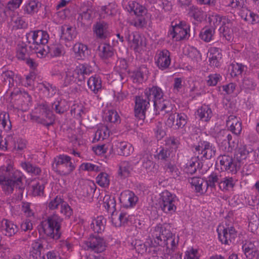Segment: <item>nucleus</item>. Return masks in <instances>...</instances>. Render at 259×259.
I'll return each instance as SVG.
<instances>
[{
  "label": "nucleus",
  "mask_w": 259,
  "mask_h": 259,
  "mask_svg": "<svg viewBox=\"0 0 259 259\" xmlns=\"http://www.w3.org/2000/svg\"><path fill=\"white\" fill-rule=\"evenodd\" d=\"M30 48L35 50V53L38 57L41 58L45 57L49 52V47L46 46V45L34 48L33 46H30Z\"/></svg>",
  "instance_id": "obj_46"
},
{
  "label": "nucleus",
  "mask_w": 259,
  "mask_h": 259,
  "mask_svg": "<svg viewBox=\"0 0 259 259\" xmlns=\"http://www.w3.org/2000/svg\"><path fill=\"white\" fill-rule=\"evenodd\" d=\"M99 48L100 49L99 56L102 59H107L114 55V49L110 45L104 44L103 46H100Z\"/></svg>",
  "instance_id": "obj_30"
},
{
  "label": "nucleus",
  "mask_w": 259,
  "mask_h": 259,
  "mask_svg": "<svg viewBox=\"0 0 259 259\" xmlns=\"http://www.w3.org/2000/svg\"><path fill=\"white\" fill-rule=\"evenodd\" d=\"M92 72L90 67L84 64H80L75 70V73L77 74L78 80L83 81L85 79V75H89Z\"/></svg>",
  "instance_id": "obj_27"
},
{
  "label": "nucleus",
  "mask_w": 259,
  "mask_h": 259,
  "mask_svg": "<svg viewBox=\"0 0 259 259\" xmlns=\"http://www.w3.org/2000/svg\"><path fill=\"white\" fill-rule=\"evenodd\" d=\"M171 152V151L167 146L162 147L157 154L158 158L160 160H166L170 157Z\"/></svg>",
  "instance_id": "obj_57"
},
{
  "label": "nucleus",
  "mask_w": 259,
  "mask_h": 259,
  "mask_svg": "<svg viewBox=\"0 0 259 259\" xmlns=\"http://www.w3.org/2000/svg\"><path fill=\"white\" fill-rule=\"evenodd\" d=\"M214 33V30L213 28H204L202 29L200 37L201 39L206 42L210 41Z\"/></svg>",
  "instance_id": "obj_41"
},
{
  "label": "nucleus",
  "mask_w": 259,
  "mask_h": 259,
  "mask_svg": "<svg viewBox=\"0 0 259 259\" xmlns=\"http://www.w3.org/2000/svg\"><path fill=\"white\" fill-rule=\"evenodd\" d=\"M244 19L253 24L258 23H259V14L249 12V14H247L246 15Z\"/></svg>",
  "instance_id": "obj_64"
},
{
  "label": "nucleus",
  "mask_w": 259,
  "mask_h": 259,
  "mask_svg": "<svg viewBox=\"0 0 259 259\" xmlns=\"http://www.w3.org/2000/svg\"><path fill=\"white\" fill-rule=\"evenodd\" d=\"M106 121L111 123L118 122L120 120V117L117 112L113 110H109L105 117Z\"/></svg>",
  "instance_id": "obj_49"
},
{
  "label": "nucleus",
  "mask_w": 259,
  "mask_h": 259,
  "mask_svg": "<svg viewBox=\"0 0 259 259\" xmlns=\"http://www.w3.org/2000/svg\"><path fill=\"white\" fill-rule=\"evenodd\" d=\"M253 150L250 147H248L245 145L241 146L237 150L235 156L237 160V163H240L243 160H245L250 153H252Z\"/></svg>",
  "instance_id": "obj_26"
},
{
  "label": "nucleus",
  "mask_w": 259,
  "mask_h": 259,
  "mask_svg": "<svg viewBox=\"0 0 259 259\" xmlns=\"http://www.w3.org/2000/svg\"><path fill=\"white\" fill-rule=\"evenodd\" d=\"M88 85L95 94H97L102 88L101 79L96 76H91L88 80Z\"/></svg>",
  "instance_id": "obj_34"
},
{
  "label": "nucleus",
  "mask_w": 259,
  "mask_h": 259,
  "mask_svg": "<svg viewBox=\"0 0 259 259\" xmlns=\"http://www.w3.org/2000/svg\"><path fill=\"white\" fill-rule=\"evenodd\" d=\"M197 116L202 121H207L212 116L211 109L208 106L203 105L197 110Z\"/></svg>",
  "instance_id": "obj_25"
},
{
  "label": "nucleus",
  "mask_w": 259,
  "mask_h": 259,
  "mask_svg": "<svg viewBox=\"0 0 259 259\" xmlns=\"http://www.w3.org/2000/svg\"><path fill=\"white\" fill-rule=\"evenodd\" d=\"M116 152L118 155L127 156L134 151L131 144L125 142H117L115 145Z\"/></svg>",
  "instance_id": "obj_19"
},
{
  "label": "nucleus",
  "mask_w": 259,
  "mask_h": 259,
  "mask_svg": "<svg viewBox=\"0 0 259 259\" xmlns=\"http://www.w3.org/2000/svg\"><path fill=\"white\" fill-rule=\"evenodd\" d=\"M190 35L189 26L185 22L172 26L168 32V36L176 41L188 39Z\"/></svg>",
  "instance_id": "obj_6"
},
{
  "label": "nucleus",
  "mask_w": 259,
  "mask_h": 259,
  "mask_svg": "<svg viewBox=\"0 0 259 259\" xmlns=\"http://www.w3.org/2000/svg\"><path fill=\"white\" fill-rule=\"evenodd\" d=\"M129 8L130 11L133 12L137 16H142L146 13V8L136 2L129 3Z\"/></svg>",
  "instance_id": "obj_37"
},
{
  "label": "nucleus",
  "mask_w": 259,
  "mask_h": 259,
  "mask_svg": "<svg viewBox=\"0 0 259 259\" xmlns=\"http://www.w3.org/2000/svg\"><path fill=\"white\" fill-rule=\"evenodd\" d=\"M110 132L106 126H103L98 129L95 135L94 140H103L109 137Z\"/></svg>",
  "instance_id": "obj_39"
},
{
  "label": "nucleus",
  "mask_w": 259,
  "mask_h": 259,
  "mask_svg": "<svg viewBox=\"0 0 259 259\" xmlns=\"http://www.w3.org/2000/svg\"><path fill=\"white\" fill-rule=\"evenodd\" d=\"M77 75L75 73V70L73 72L69 71L66 72V76L64 79V84L65 86H67L72 82L75 81L77 76H75Z\"/></svg>",
  "instance_id": "obj_58"
},
{
  "label": "nucleus",
  "mask_w": 259,
  "mask_h": 259,
  "mask_svg": "<svg viewBox=\"0 0 259 259\" xmlns=\"http://www.w3.org/2000/svg\"><path fill=\"white\" fill-rule=\"evenodd\" d=\"M0 185L7 194L12 193L16 188L18 189V198H22L24 188L22 187V176L20 171H16L8 176H0Z\"/></svg>",
  "instance_id": "obj_3"
},
{
  "label": "nucleus",
  "mask_w": 259,
  "mask_h": 259,
  "mask_svg": "<svg viewBox=\"0 0 259 259\" xmlns=\"http://www.w3.org/2000/svg\"><path fill=\"white\" fill-rule=\"evenodd\" d=\"M93 14V11L91 9H87L86 11H83L79 14L78 20L84 24L86 21L91 20Z\"/></svg>",
  "instance_id": "obj_48"
},
{
  "label": "nucleus",
  "mask_w": 259,
  "mask_h": 259,
  "mask_svg": "<svg viewBox=\"0 0 259 259\" xmlns=\"http://www.w3.org/2000/svg\"><path fill=\"white\" fill-rule=\"evenodd\" d=\"M222 58V55L219 48H212L209 50V61L211 66L218 67L219 61Z\"/></svg>",
  "instance_id": "obj_24"
},
{
  "label": "nucleus",
  "mask_w": 259,
  "mask_h": 259,
  "mask_svg": "<svg viewBox=\"0 0 259 259\" xmlns=\"http://www.w3.org/2000/svg\"><path fill=\"white\" fill-rule=\"evenodd\" d=\"M108 24L105 21L97 22L93 26L94 32L97 38L104 39L108 35Z\"/></svg>",
  "instance_id": "obj_18"
},
{
  "label": "nucleus",
  "mask_w": 259,
  "mask_h": 259,
  "mask_svg": "<svg viewBox=\"0 0 259 259\" xmlns=\"http://www.w3.org/2000/svg\"><path fill=\"white\" fill-rule=\"evenodd\" d=\"M147 68L144 66L139 67L133 72V77L134 80L139 82H142L147 79Z\"/></svg>",
  "instance_id": "obj_35"
},
{
  "label": "nucleus",
  "mask_w": 259,
  "mask_h": 259,
  "mask_svg": "<svg viewBox=\"0 0 259 259\" xmlns=\"http://www.w3.org/2000/svg\"><path fill=\"white\" fill-rule=\"evenodd\" d=\"M64 202V200L60 196H57L50 201L48 206L50 209L54 210L57 208L59 206L61 207Z\"/></svg>",
  "instance_id": "obj_51"
},
{
  "label": "nucleus",
  "mask_w": 259,
  "mask_h": 259,
  "mask_svg": "<svg viewBox=\"0 0 259 259\" xmlns=\"http://www.w3.org/2000/svg\"><path fill=\"white\" fill-rule=\"evenodd\" d=\"M163 93L162 90L157 87H153L146 89L144 94L135 98V115L140 119H144L145 112L149 108L150 103L153 104L156 111H161L168 113L172 110L169 102L163 99Z\"/></svg>",
  "instance_id": "obj_1"
},
{
  "label": "nucleus",
  "mask_w": 259,
  "mask_h": 259,
  "mask_svg": "<svg viewBox=\"0 0 259 259\" xmlns=\"http://www.w3.org/2000/svg\"><path fill=\"white\" fill-rule=\"evenodd\" d=\"M62 219L56 214H53L42 221L39 225V231L47 237L57 240L61 236L60 224Z\"/></svg>",
  "instance_id": "obj_2"
},
{
  "label": "nucleus",
  "mask_w": 259,
  "mask_h": 259,
  "mask_svg": "<svg viewBox=\"0 0 259 259\" xmlns=\"http://www.w3.org/2000/svg\"><path fill=\"white\" fill-rule=\"evenodd\" d=\"M134 246L139 253L143 254L147 251V245L141 240H136Z\"/></svg>",
  "instance_id": "obj_61"
},
{
  "label": "nucleus",
  "mask_w": 259,
  "mask_h": 259,
  "mask_svg": "<svg viewBox=\"0 0 259 259\" xmlns=\"http://www.w3.org/2000/svg\"><path fill=\"white\" fill-rule=\"evenodd\" d=\"M166 172L169 173L172 178L177 179L180 175V172L175 164L168 162L165 165Z\"/></svg>",
  "instance_id": "obj_42"
},
{
  "label": "nucleus",
  "mask_w": 259,
  "mask_h": 259,
  "mask_svg": "<svg viewBox=\"0 0 259 259\" xmlns=\"http://www.w3.org/2000/svg\"><path fill=\"white\" fill-rule=\"evenodd\" d=\"M0 123L4 128H7L8 130L11 128V123L8 113L2 112L0 114Z\"/></svg>",
  "instance_id": "obj_52"
},
{
  "label": "nucleus",
  "mask_w": 259,
  "mask_h": 259,
  "mask_svg": "<svg viewBox=\"0 0 259 259\" xmlns=\"http://www.w3.org/2000/svg\"><path fill=\"white\" fill-rule=\"evenodd\" d=\"M220 163L222 170H226L236 173L238 169L240 168V165L234 161L232 157L227 155H221L218 157Z\"/></svg>",
  "instance_id": "obj_11"
},
{
  "label": "nucleus",
  "mask_w": 259,
  "mask_h": 259,
  "mask_svg": "<svg viewBox=\"0 0 259 259\" xmlns=\"http://www.w3.org/2000/svg\"><path fill=\"white\" fill-rule=\"evenodd\" d=\"M225 17H221L220 15L217 14H212L210 15L208 18V22L210 25V28H213L214 30L215 28L223 23L224 18Z\"/></svg>",
  "instance_id": "obj_36"
},
{
  "label": "nucleus",
  "mask_w": 259,
  "mask_h": 259,
  "mask_svg": "<svg viewBox=\"0 0 259 259\" xmlns=\"http://www.w3.org/2000/svg\"><path fill=\"white\" fill-rule=\"evenodd\" d=\"M44 250L42 241L41 240H36L31 244L30 251V259H38L40 257L41 252Z\"/></svg>",
  "instance_id": "obj_20"
},
{
  "label": "nucleus",
  "mask_w": 259,
  "mask_h": 259,
  "mask_svg": "<svg viewBox=\"0 0 259 259\" xmlns=\"http://www.w3.org/2000/svg\"><path fill=\"white\" fill-rule=\"evenodd\" d=\"M40 6L41 4L38 2L35 1H31L26 5L24 11L28 14L33 15L38 11Z\"/></svg>",
  "instance_id": "obj_40"
},
{
  "label": "nucleus",
  "mask_w": 259,
  "mask_h": 259,
  "mask_svg": "<svg viewBox=\"0 0 259 259\" xmlns=\"http://www.w3.org/2000/svg\"><path fill=\"white\" fill-rule=\"evenodd\" d=\"M21 166L27 172L33 176H38L41 172L40 168L38 166L33 165L28 161L22 162Z\"/></svg>",
  "instance_id": "obj_31"
},
{
  "label": "nucleus",
  "mask_w": 259,
  "mask_h": 259,
  "mask_svg": "<svg viewBox=\"0 0 259 259\" xmlns=\"http://www.w3.org/2000/svg\"><path fill=\"white\" fill-rule=\"evenodd\" d=\"M2 226L4 228L5 235L11 237L14 235L18 231V228L12 222L8 220H4L2 221Z\"/></svg>",
  "instance_id": "obj_28"
},
{
  "label": "nucleus",
  "mask_w": 259,
  "mask_h": 259,
  "mask_svg": "<svg viewBox=\"0 0 259 259\" xmlns=\"http://www.w3.org/2000/svg\"><path fill=\"white\" fill-rule=\"evenodd\" d=\"M171 62L170 53L167 50H163L159 52L157 55L156 63L161 70L167 69Z\"/></svg>",
  "instance_id": "obj_14"
},
{
  "label": "nucleus",
  "mask_w": 259,
  "mask_h": 259,
  "mask_svg": "<svg viewBox=\"0 0 259 259\" xmlns=\"http://www.w3.org/2000/svg\"><path fill=\"white\" fill-rule=\"evenodd\" d=\"M27 42L33 47H38L46 45L49 40L48 32L43 30L31 31L26 35Z\"/></svg>",
  "instance_id": "obj_5"
},
{
  "label": "nucleus",
  "mask_w": 259,
  "mask_h": 259,
  "mask_svg": "<svg viewBox=\"0 0 259 259\" xmlns=\"http://www.w3.org/2000/svg\"><path fill=\"white\" fill-rule=\"evenodd\" d=\"M87 50V46L82 44H76L73 47V51L78 59H81L84 56V53Z\"/></svg>",
  "instance_id": "obj_45"
},
{
  "label": "nucleus",
  "mask_w": 259,
  "mask_h": 259,
  "mask_svg": "<svg viewBox=\"0 0 259 259\" xmlns=\"http://www.w3.org/2000/svg\"><path fill=\"white\" fill-rule=\"evenodd\" d=\"M203 182L202 179L197 177H194L191 179L190 183L195 187L197 192H200L203 190L202 188Z\"/></svg>",
  "instance_id": "obj_59"
},
{
  "label": "nucleus",
  "mask_w": 259,
  "mask_h": 259,
  "mask_svg": "<svg viewBox=\"0 0 259 259\" xmlns=\"http://www.w3.org/2000/svg\"><path fill=\"white\" fill-rule=\"evenodd\" d=\"M106 222L104 217L100 215L93 221L91 227L95 233H100L104 231Z\"/></svg>",
  "instance_id": "obj_23"
},
{
  "label": "nucleus",
  "mask_w": 259,
  "mask_h": 259,
  "mask_svg": "<svg viewBox=\"0 0 259 259\" xmlns=\"http://www.w3.org/2000/svg\"><path fill=\"white\" fill-rule=\"evenodd\" d=\"M127 67L126 60L124 59H120L116 62L115 69L119 73H124L126 71Z\"/></svg>",
  "instance_id": "obj_53"
},
{
  "label": "nucleus",
  "mask_w": 259,
  "mask_h": 259,
  "mask_svg": "<svg viewBox=\"0 0 259 259\" xmlns=\"http://www.w3.org/2000/svg\"><path fill=\"white\" fill-rule=\"evenodd\" d=\"M85 248L96 253H100L106 249V243L104 239L99 235H91L84 241Z\"/></svg>",
  "instance_id": "obj_8"
},
{
  "label": "nucleus",
  "mask_w": 259,
  "mask_h": 259,
  "mask_svg": "<svg viewBox=\"0 0 259 259\" xmlns=\"http://www.w3.org/2000/svg\"><path fill=\"white\" fill-rule=\"evenodd\" d=\"M50 55L53 57H59L64 54V49L60 44L53 45L49 47Z\"/></svg>",
  "instance_id": "obj_43"
},
{
  "label": "nucleus",
  "mask_w": 259,
  "mask_h": 259,
  "mask_svg": "<svg viewBox=\"0 0 259 259\" xmlns=\"http://www.w3.org/2000/svg\"><path fill=\"white\" fill-rule=\"evenodd\" d=\"M206 80L207 84L209 86L216 85L218 82L222 78L221 76L219 74H211L208 76Z\"/></svg>",
  "instance_id": "obj_60"
},
{
  "label": "nucleus",
  "mask_w": 259,
  "mask_h": 259,
  "mask_svg": "<svg viewBox=\"0 0 259 259\" xmlns=\"http://www.w3.org/2000/svg\"><path fill=\"white\" fill-rule=\"evenodd\" d=\"M188 14L189 17L198 22H201L204 17V12L200 9L194 6H191L189 8Z\"/></svg>",
  "instance_id": "obj_32"
},
{
  "label": "nucleus",
  "mask_w": 259,
  "mask_h": 259,
  "mask_svg": "<svg viewBox=\"0 0 259 259\" xmlns=\"http://www.w3.org/2000/svg\"><path fill=\"white\" fill-rule=\"evenodd\" d=\"M133 170L132 164L127 161H123L119 164L118 174L122 179L129 177Z\"/></svg>",
  "instance_id": "obj_21"
},
{
  "label": "nucleus",
  "mask_w": 259,
  "mask_h": 259,
  "mask_svg": "<svg viewBox=\"0 0 259 259\" xmlns=\"http://www.w3.org/2000/svg\"><path fill=\"white\" fill-rule=\"evenodd\" d=\"M235 185L234 179L231 178H224L219 183V188L223 191H227L233 188Z\"/></svg>",
  "instance_id": "obj_38"
},
{
  "label": "nucleus",
  "mask_w": 259,
  "mask_h": 259,
  "mask_svg": "<svg viewBox=\"0 0 259 259\" xmlns=\"http://www.w3.org/2000/svg\"><path fill=\"white\" fill-rule=\"evenodd\" d=\"M38 109L44 117L40 119L39 122L46 126H49L53 124L55 117L48 106L45 104H41L38 105Z\"/></svg>",
  "instance_id": "obj_13"
},
{
  "label": "nucleus",
  "mask_w": 259,
  "mask_h": 259,
  "mask_svg": "<svg viewBox=\"0 0 259 259\" xmlns=\"http://www.w3.org/2000/svg\"><path fill=\"white\" fill-rule=\"evenodd\" d=\"M71 159L70 156L64 154L56 156L52 163L53 170L62 176L68 175L75 168Z\"/></svg>",
  "instance_id": "obj_4"
},
{
  "label": "nucleus",
  "mask_w": 259,
  "mask_h": 259,
  "mask_svg": "<svg viewBox=\"0 0 259 259\" xmlns=\"http://www.w3.org/2000/svg\"><path fill=\"white\" fill-rule=\"evenodd\" d=\"M222 135L224 139H223V142H227L228 144L229 147H233L234 142V141H232V135L229 133L228 131L223 130L221 132L219 136Z\"/></svg>",
  "instance_id": "obj_62"
},
{
  "label": "nucleus",
  "mask_w": 259,
  "mask_h": 259,
  "mask_svg": "<svg viewBox=\"0 0 259 259\" xmlns=\"http://www.w3.org/2000/svg\"><path fill=\"white\" fill-rule=\"evenodd\" d=\"M244 66L241 64L232 63L231 65L230 74L232 77H235L242 74L244 70Z\"/></svg>",
  "instance_id": "obj_47"
},
{
  "label": "nucleus",
  "mask_w": 259,
  "mask_h": 259,
  "mask_svg": "<svg viewBox=\"0 0 259 259\" xmlns=\"http://www.w3.org/2000/svg\"><path fill=\"white\" fill-rule=\"evenodd\" d=\"M198 156L196 157L192 158L190 161L187 164V166L186 167V171L187 173L190 174L191 175L194 174L197 169L200 167L202 168V164H200L199 162V160L198 159Z\"/></svg>",
  "instance_id": "obj_29"
},
{
  "label": "nucleus",
  "mask_w": 259,
  "mask_h": 259,
  "mask_svg": "<svg viewBox=\"0 0 259 259\" xmlns=\"http://www.w3.org/2000/svg\"><path fill=\"white\" fill-rule=\"evenodd\" d=\"M120 201L125 207H133L138 201V198L130 190H125L121 193Z\"/></svg>",
  "instance_id": "obj_15"
},
{
  "label": "nucleus",
  "mask_w": 259,
  "mask_h": 259,
  "mask_svg": "<svg viewBox=\"0 0 259 259\" xmlns=\"http://www.w3.org/2000/svg\"><path fill=\"white\" fill-rule=\"evenodd\" d=\"M145 154L142 158V166L148 171L155 172L157 170V165L154 162L152 159V156L148 154V152H144Z\"/></svg>",
  "instance_id": "obj_22"
},
{
  "label": "nucleus",
  "mask_w": 259,
  "mask_h": 259,
  "mask_svg": "<svg viewBox=\"0 0 259 259\" xmlns=\"http://www.w3.org/2000/svg\"><path fill=\"white\" fill-rule=\"evenodd\" d=\"M195 152L198 155H201V158L203 159H210L214 157L216 153V148L208 141H200L197 145L194 146Z\"/></svg>",
  "instance_id": "obj_9"
},
{
  "label": "nucleus",
  "mask_w": 259,
  "mask_h": 259,
  "mask_svg": "<svg viewBox=\"0 0 259 259\" xmlns=\"http://www.w3.org/2000/svg\"><path fill=\"white\" fill-rule=\"evenodd\" d=\"M256 84L253 80L248 77H245L242 82L241 87L246 90H254Z\"/></svg>",
  "instance_id": "obj_54"
},
{
  "label": "nucleus",
  "mask_w": 259,
  "mask_h": 259,
  "mask_svg": "<svg viewBox=\"0 0 259 259\" xmlns=\"http://www.w3.org/2000/svg\"><path fill=\"white\" fill-rule=\"evenodd\" d=\"M96 182L102 187L108 186L110 183L109 176L105 172L100 173L96 178Z\"/></svg>",
  "instance_id": "obj_44"
},
{
  "label": "nucleus",
  "mask_w": 259,
  "mask_h": 259,
  "mask_svg": "<svg viewBox=\"0 0 259 259\" xmlns=\"http://www.w3.org/2000/svg\"><path fill=\"white\" fill-rule=\"evenodd\" d=\"M124 37L130 43L136 51H138L139 48L142 45V40L140 35L137 33H130L128 29L124 31Z\"/></svg>",
  "instance_id": "obj_16"
},
{
  "label": "nucleus",
  "mask_w": 259,
  "mask_h": 259,
  "mask_svg": "<svg viewBox=\"0 0 259 259\" xmlns=\"http://www.w3.org/2000/svg\"><path fill=\"white\" fill-rule=\"evenodd\" d=\"M232 24L230 19L225 17L223 23L220 27V32L223 36L228 41H230L233 38V32L232 29Z\"/></svg>",
  "instance_id": "obj_17"
},
{
  "label": "nucleus",
  "mask_w": 259,
  "mask_h": 259,
  "mask_svg": "<svg viewBox=\"0 0 259 259\" xmlns=\"http://www.w3.org/2000/svg\"><path fill=\"white\" fill-rule=\"evenodd\" d=\"M219 179L216 174L212 173L207 178L205 182V186L207 187H210L211 188H214L215 186V183H219Z\"/></svg>",
  "instance_id": "obj_56"
},
{
  "label": "nucleus",
  "mask_w": 259,
  "mask_h": 259,
  "mask_svg": "<svg viewBox=\"0 0 259 259\" xmlns=\"http://www.w3.org/2000/svg\"><path fill=\"white\" fill-rule=\"evenodd\" d=\"M219 229H218L217 231L218 232V236L220 240L222 242V243H224L225 244H228V241H231V239L232 237L228 233V229H224L222 233L219 232Z\"/></svg>",
  "instance_id": "obj_50"
},
{
  "label": "nucleus",
  "mask_w": 259,
  "mask_h": 259,
  "mask_svg": "<svg viewBox=\"0 0 259 259\" xmlns=\"http://www.w3.org/2000/svg\"><path fill=\"white\" fill-rule=\"evenodd\" d=\"M40 85H41L45 90V91L47 92L48 97H52L55 94L56 89L55 86L53 85V84L47 82H45L40 83Z\"/></svg>",
  "instance_id": "obj_55"
},
{
  "label": "nucleus",
  "mask_w": 259,
  "mask_h": 259,
  "mask_svg": "<svg viewBox=\"0 0 259 259\" xmlns=\"http://www.w3.org/2000/svg\"><path fill=\"white\" fill-rule=\"evenodd\" d=\"M60 212L65 217L69 218L73 213L72 209L70 206L64 201L61 207Z\"/></svg>",
  "instance_id": "obj_63"
},
{
  "label": "nucleus",
  "mask_w": 259,
  "mask_h": 259,
  "mask_svg": "<svg viewBox=\"0 0 259 259\" xmlns=\"http://www.w3.org/2000/svg\"><path fill=\"white\" fill-rule=\"evenodd\" d=\"M160 206L162 210L166 213L172 214L176 211L177 197L167 191L162 193Z\"/></svg>",
  "instance_id": "obj_7"
},
{
  "label": "nucleus",
  "mask_w": 259,
  "mask_h": 259,
  "mask_svg": "<svg viewBox=\"0 0 259 259\" xmlns=\"http://www.w3.org/2000/svg\"><path fill=\"white\" fill-rule=\"evenodd\" d=\"M104 206L108 212L112 213L115 210L116 202L114 197L109 195H105L103 198Z\"/></svg>",
  "instance_id": "obj_33"
},
{
  "label": "nucleus",
  "mask_w": 259,
  "mask_h": 259,
  "mask_svg": "<svg viewBox=\"0 0 259 259\" xmlns=\"http://www.w3.org/2000/svg\"><path fill=\"white\" fill-rule=\"evenodd\" d=\"M155 237V242L159 245L168 244V239L172 237L171 232L162 226H157L155 227L153 233Z\"/></svg>",
  "instance_id": "obj_10"
},
{
  "label": "nucleus",
  "mask_w": 259,
  "mask_h": 259,
  "mask_svg": "<svg viewBox=\"0 0 259 259\" xmlns=\"http://www.w3.org/2000/svg\"><path fill=\"white\" fill-rule=\"evenodd\" d=\"M166 123L169 127L176 129L182 128L187 123V116L184 113H171Z\"/></svg>",
  "instance_id": "obj_12"
}]
</instances>
